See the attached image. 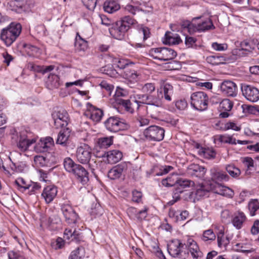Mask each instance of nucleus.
Wrapping results in <instances>:
<instances>
[{
	"label": "nucleus",
	"mask_w": 259,
	"mask_h": 259,
	"mask_svg": "<svg viewBox=\"0 0 259 259\" xmlns=\"http://www.w3.org/2000/svg\"><path fill=\"white\" fill-rule=\"evenodd\" d=\"M137 98L140 100V103H142L148 105L147 111L152 117L157 115V109L162 105V99L163 95L162 92L157 91L149 95H137Z\"/></svg>",
	"instance_id": "1"
},
{
	"label": "nucleus",
	"mask_w": 259,
	"mask_h": 259,
	"mask_svg": "<svg viewBox=\"0 0 259 259\" xmlns=\"http://www.w3.org/2000/svg\"><path fill=\"white\" fill-rule=\"evenodd\" d=\"M63 164L65 170L74 175L82 185L88 183L89 181V173L82 165L75 163L69 157L64 159Z\"/></svg>",
	"instance_id": "2"
},
{
	"label": "nucleus",
	"mask_w": 259,
	"mask_h": 259,
	"mask_svg": "<svg viewBox=\"0 0 259 259\" xmlns=\"http://www.w3.org/2000/svg\"><path fill=\"white\" fill-rule=\"evenodd\" d=\"M92 154V150L88 145L83 144L76 149V157L77 161L83 164H88L92 173L96 176L95 169L97 168V164L93 159L91 160Z\"/></svg>",
	"instance_id": "3"
},
{
	"label": "nucleus",
	"mask_w": 259,
	"mask_h": 259,
	"mask_svg": "<svg viewBox=\"0 0 259 259\" xmlns=\"http://www.w3.org/2000/svg\"><path fill=\"white\" fill-rule=\"evenodd\" d=\"M22 27L20 23H11L2 29L1 38L7 46H10L19 36Z\"/></svg>",
	"instance_id": "4"
},
{
	"label": "nucleus",
	"mask_w": 259,
	"mask_h": 259,
	"mask_svg": "<svg viewBox=\"0 0 259 259\" xmlns=\"http://www.w3.org/2000/svg\"><path fill=\"white\" fill-rule=\"evenodd\" d=\"M167 251L174 257L186 259L188 256V251L186 243H183L179 239H174L169 242L167 244Z\"/></svg>",
	"instance_id": "5"
},
{
	"label": "nucleus",
	"mask_w": 259,
	"mask_h": 259,
	"mask_svg": "<svg viewBox=\"0 0 259 259\" xmlns=\"http://www.w3.org/2000/svg\"><path fill=\"white\" fill-rule=\"evenodd\" d=\"M208 97L203 92L193 93L191 96V105L196 110L202 111L208 107Z\"/></svg>",
	"instance_id": "6"
},
{
	"label": "nucleus",
	"mask_w": 259,
	"mask_h": 259,
	"mask_svg": "<svg viewBox=\"0 0 259 259\" xmlns=\"http://www.w3.org/2000/svg\"><path fill=\"white\" fill-rule=\"evenodd\" d=\"M61 210L66 223L69 225H75L78 219V214L74 211L69 201L65 200L60 204Z\"/></svg>",
	"instance_id": "7"
},
{
	"label": "nucleus",
	"mask_w": 259,
	"mask_h": 259,
	"mask_svg": "<svg viewBox=\"0 0 259 259\" xmlns=\"http://www.w3.org/2000/svg\"><path fill=\"white\" fill-rule=\"evenodd\" d=\"M164 130L159 126L151 125L144 131V135L149 141H160L164 137Z\"/></svg>",
	"instance_id": "8"
},
{
	"label": "nucleus",
	"mask_w": 259,
	"mask_h": 259,
	"mask_svg": "<svg viewBox=\"0 0 259 259\" xmlns=\"http://www.w3.org/2000/svg\"><path fill=\"white\" fill-rule=\"evenodd\" d=\"M192 25L194 26V32H202L214 28L212 22L210 19H202V17L193 18Z\"/></svg>",
	"instance_id": "9"
},
{
	"label": "nucleus",
	"mask_w": 259,
	"mask_h": 259,
	"mask_svg": "<svg viewBox=\"0 0 259 259\" xmlns=\"http://www.w3.org/2000/svg\"><path fill=\"white\" fill-rule=\"evenodd\" d=\"M52 117L56 128H64L68 125V114L64 109L54 111L52 113Z\"/></svg>",
	"instance_id": "10"
},
{
	"label": "nucleus",
	"mask_w": 259,
	"mask_h": 259,
	"mask_svg": "<svg viewBox=\"0 0 259 259\" xmlns=\"http://www.w3.org/2000/svg\"><path fill=\"white\" fill-rule=\"evenodd\" d=\"M106 128L111 132H117L124 128V123L117 116H111L104 122Z\"/></svg>",
	"instance_id": "11"
},
{
	"label": "nucleus",
	"mask_w": 259,
	"mask_h": 259,
	"mask_svg": "<svg viewBox=\"0 0 259 259\" xmlns=\"http://www.w3.org/2000/svg\"><path fill=\"white\" fill-rule=\"evenodd\" d=\"M127 28V26L122 24L120 21H118L111 25L109 28V31L113 37L121 40L128 31Z\"/></svg>",
	"instance_id": "12"
},
{
	"label": "nucleus",
	"mask_w": 259,
	"mask_h": 259,
	"mask_svg": "<svg viewBox=\"0 0 259 259\" xmlns=\"http://www.w3.org/2000/svg\"><path fill=\"white\" fill-rule=\"evenodd\" d=\"M243 95L248 101L255 102L259 100V90L250 85L243 84L241 86Z\"/></svg>",
	"instance_id": "13"
},
{
	"label": "nucleus",
	"mask_w": 259,
	"mask_h": 259,
	"mask_svg": "<svg viewBox=\"0 0 259 259\" xmlns=\"http://www.w3.org/2000/svg\"><path fill=\"white\" fill-rule=\"evenodd\" d=\"M150 34V30L147 27L139 26L137 25L136 31L134 34V38L136 41L139 42L140 40L144 41L149 37ZM136 46L141 47L142 45L141 43H136Z\"/></svg>",
	"instance_id": "14"
},
{
	"label": "nucleus",
	"mask_w": 259,
	"mask_h": 259,
	"mask_svg": "<svg viewBox=\"0 0 259 259\" xmlns=\"http://www.w3.org/2000/svg\"><path fill=\"white\" fill-rule=\"evenodd\" d=\"M221 91L228 96L236 97L237 94V86L230 80H225L220 86Z\"/></svg>",
	"instance_id": "15"
},
{
	"label": "nucleus",
	"mask_w": 259,
	"mask_h": 259,
	"mask_svg": "<svg viewBox=\"0 0 259 259\" xmlns=\"http://www.w3.org/2000/svg\"><path fill=\"white\" fill-rule=\"evenodd\" d=\"M206 169L203 166L192 163L188 166L187 172L192 177L202 179L204 177Z\"/></svg>",
	"instance_id": "16"
},
{
	"label": "nucleus",
	"mask_w": 259,
	"mask_h": 259,
	"mask_svg": "<svg viewBox=\"0 0 259 259\" xmlns=\"http://www.w3.org/2000/svg\"><path fill=\"white\" fill-rule=\"evenodd\" d=\"M186 246H187L188 253L190 252L193 259H199L202 257V252L200 250L198 245L193 239L189 238L186 243Z\"/></svg>",
	"instance_id": "17"
},
{
	"label": "nucleus",
	"mask_w": 259,
	"mask_h": 259,
	"mask_svg": "<svg viewBox=\"0 0 259 259\" xmlns=\"http://www.w3.org/2000/svg\"><path fill=\"white\" fill-rule=\"evenodd\" d=\"M127 168L125 163H121L114 166L108 171V177L111 180L119 179L126 171Z\"/></svg>",
	"instance_id": "18"
},
{
	"label": "nucleus",
	"mask_w": 259,
	"mask_h": 259,
	"mask_svg": "<svg viewBox=\"0 0 259 259\" xmlns=\"http://www.w3.org/2000/svg\"><path fill=\"white\" fill-rule=\"evenodd\" d=\"M116 102L124 108L125 110L130 113H133L135 109H138L140 107L139 101L134 100L132 102L131 100L117 98Z\"/></svg>",
	"instance_id": "19"
},
{
	"label": "nucleus",
	"mask_w": 259,
	"mask_h": 259,
	"mask_svg": "<svg viewBox=\"0 0 259 259\" xmlns=\"http://www.w3.org/2000/svg\"><path fill=\"white\" fill-rule=\"evenodd\" d=\"M57 192V188L56 186L50 185L44 189L41 195L47 203H50L56 197Z\"/></svg>",
	"instance_id": "20"
},
{
	"label": "nucleus",
	"mask_w": 259,
	"mask_h": 259,
	"mask_svg": "<svg viewBox=\"0 0 259 259\" xmlns=\"http://www.w3.org/2000/svg\"><path fill=\"white\" fill-rule=\"evenodd\" d=\"M64 238L65 240L74 241L76 243H79L82 240V234L79 230H76L74 229H66L64 232Z\"/></svg>",
	"instance_id": "21"
},
{
	"label": "nucleus",
	"mask_w": 259,
	"mask_h": 259,
	"mask_svg": "<svg viewBox=\"0 0 259 259\" xmlns=\"http://www.w3.org/2000/svg\"><path fill=\"white\" fill-rule=\"evenodd\" d=\"M35 142L34 139H27L25 133H21L17 140V146L22 151H25L29 147Z\"/></svg>",
	"instance_id": "22"
},
{
	"label": "nucleus",
	"mask_w": 259,
	"mask_h": 259,
	"mask_svg": "<svg viewBox=\"0 0 259 259\" xmlns=\"http://www.w3.org/2000/svg\"><path fill=\"white\" fill-rule=\"evenodd\" d=\"M156 57L158 60L168 61L172 60L177 56V53L174 50L169 48H161L160 54Z\"/></svg>",
	"instance_id": "23"
},
{
	"label": "nucleus",
	"mask_w": 259,
	"mask_h": 259,
	"mask_svg": "<svg viewBox=\"0 0 259 259\" xmlns=\"http://www.w3.org/2000/svg\"><path fill=\"white\" fill-rule=\"evenodd\" d=\"M210 176L211 180L216 183L227 182L230 179L225 172L215 168L210 170Z\"/></svg>",
	"instance_id": "24"
},
{
	"label": "nucleus",
	"mask_w": 259,
	"mask_h": 259,
	"mask_svg": "<svg viewBox=\"0 0 259 259\" xmlns=\"http://www.w3.org/2000/svg\"><path fill=\"white\" fill-rule=\"evenodd\" d=\"M70 136V130L67 127L62 128L59 132L56 144L61 145L63 146H66L68 144L69 138Z\"/></svg>",
	"instance_id": "25"
},
{
	"label": "nucleus",
	"mask_w": 259,
	"mask_h": 259,
	"mask_svg": "<svg viewBox=\"0 0 259 259\" xmlns=\"http://www.w3.org/2000/svg\"><path fill=\"white\" fill-rule=\"evenodd\" d=\"M106 155L107 160L108 163L114 164L120 161L122 157V153L118 150H113L107 151Z\"/></svg>",
	"instance_id": "26"
},
{
	"label": "nucleus",
	"mask_w": 259,
	"mask_h": 259,
	"mask_svg": "<svg viewBox=\"0 0 259 259\" xmlns=\"http://www.w3.org/2000/svg\"><path fill=\"white\" fill-rule=\"evenodd\" d=\"M246 216L242 211H237L234 213L232 219L233 226L237 229H241L246 220Z\"/></svg>",
	"instance_id": "27"
},
{
	"label": "nucleus",
	"mask_w": 259,
	"mask_h": 259,
	"mask_svg": "<svg viewBox=\"0 0 259 259\" xmlns=\"http://www.w3.org/2000/svg\"><path fill=\"white\" fill-rule=\"evenodd\" d=\"M182 40L180 37L177 34L167 31L165 34L163 43L166 45H174L180 44Z\"/></svg>",
	"instance_id": "28"
},
{
	"label": "nucleus",
	"mask_w": 259,
	"mask_h": 259,
	"mask_svg": "<svg viewBox=\"0 0 259 259\" xmlns=\"http://www.w3.org/2000/svg\"><path fill=\"white\" fill-rule=\"evenodd\" d=\"M90 118L94 121L98 122H99L103 116V111L95 106H91L89 109Z\"/></svg>",
	"instance_id": "29"
},
{
	"label": "nucleus",
	"mask_w": 259,
	"mask_h": 259,
	"mask_svg": "<svg viewBox=\"0 0 259 259\" xmlns=\"http://www.w3.org/2000/svg\"><path fill=\"white\" fill-rule=\"evenodd\" d=\"M46 83L47 87L50 90L58 88L60 85L59 76L55 74H50L48 76Z\"/></svg>",
	"instance_id": "30"
},
{
	"label": "nucleus",
	"mask_w": 259,
	"mask_h": 259,
	"mask_svg": "<svg viewBox=\"0 0 259 259\" xmlns=\"http://www.w3.org/2000/svg\"><path fill=\"white\" fill-rule=\"evenodd\" d=\"M214 192L221 195L232 197L234 195L233 191L229 187L222 186L218 184L216 186Z\"/></svg>",
	"instance_id": "31"
},
{
	"label": "nucleus",
	"mask_w": 259,
	"mask_h": 259,
	"mask_svg": "<svg viewBox=\"0 0 259 259\" xmlns=\"http://www.w3.org/2000/svg\"><path fill=\"white\" fill-rule=\"evenodd\" d=\"M120 9V6L114 1H106L104 4V11L108 13H112Z\"/></svg>",
	"instance_id": "32"
},
{
	"label": "nucleus",
	"mask_w": 259,
	"mask_h": 259,
	"mask_svg": "<svg viewBox=\"0 0 259 259\" xmlns=\"http://www.w3.org/2000/svg\"><path fill=\"white\" fill-rule=\"evenodd\" d=\"M217 241L218 246L220 248H226L230 242L229 238L224 236V232L223 230H220L217 234Z\"/></svg>",
	"instance_id": "33"
},
{
	"label": "nucleus",
	"mask_w": 259,
	"mask_h": 259,
	"mask_svg": "<svg viewBox=\"0 0 259 259\" xmlns=\"http://www.w3.org/2000/svg\"><path fill=\"white\" fill-rule=\"evenodd\" d=\"M161 88L162 89L164 99L167 101H171V97L174 93L173 87L168 83H164Z\"/></svg>",
	"instance_id": "34"
},
{
	"label": "nucleus",
	"mask_w": 259,
	"mask_h": 259,
	"mask_svg": "<svg viewBox=\"0 0 259 259\" xmlns=\"http://www.w3.org/2000/svg\"><path fill=\"white\" fill-rule=\"evenodd\" d=\"M212 189L211 186L208 187L203 185L199 186L194 192L195 195L198 198L207 196L209 191Z\"/></svg>",
	"instance_id": "35"
},
{
	"label": "nucleus",
	"mask_w": 259,
	"mask_h": 259,
	"mask_svg": "<svg viewBox=\"0 0 259 259\" xmlns=\"http://www.w3.org/2000/svg\"><path fill=\"white\" fill-rule=\"evenodd\" d=\"M84 256L85 250L84 247L79 246L71 252L69 259H82Z\"/></svg>",
	"instance_id": "36"
},
{
	"label": "nucleus",
	"mask_w": 259,
	"mask_h": 259,
	"mask_svg": "<svg viewBox=\"0 0 259 259\" xmlns=\"http://www.w3.org/2000/svg\"><path fill=\"white\" fill-rule=\"evenodd\" d=\"M122 75L124 78L131 82H136L138 80V75L134 70L126 69Z\"/></svg>",
	"instance_id": "37"
},
{
	"label": "nucleus",
	"mask_w": 259,
	"mask_h": 259,
	"mask_svg": "<svg viewBox=\"0 0 259 259\" xmlns=\"http://www.w3.org/2000/svg\"><path fill=\"white\" fill-rule=\"evenodd\" d=\"M28 67L32 70L37 71L41 72L42 74L51 71L54 69V65H50L47 66H35L32 63H29Z\"/></svg>",
	"instance_id": "38"
},
{
	"label": "nucleus",
	"mask_w": 259,
	"mask_h": 259,
	"mask_svg": "<svg viewBox=\"0 0 259 259\" xmlns=\"http://www.w3.org/2000/svg\"><path fill=\"white\" fill-rule=\"evenodd\" d=\"M216 238V235L211 229H208L203 231L201 240L205 242L214 241Z\"/></svg>",
	"instance_id": "39"
},
{
	"label": "nucleus",
	"mask_w": 259,
	"mask_h": 259,
	"mask_svg": "<svg viewBox=\"0 0 259 259\" xmlns=\"http://www.w3.org/2000/svg\"><path fill=\"white\" fill-rule=\"evenodd\" d=\"M101 71L108 76L115 77H116L118 74V72L113 68L111 65H107L103 67L101 69Z\"/></svg>",
	"instance_id": "40"
},
{
	"label": "nucleus",
	"mask_w": 259,
	"mask_h": 259,
	"mask_svg": "<svg viewBox=\"0 0 259 259\" xmlns=\"http://www.w3.org/2000/svg\"><path fill=\"white\" fill-rule=\"evenodd\" d=\"M119 21L122 23V24L127 26V30H129L131 26H135L137 27V25H138L137 21L129 16H126L122 17Z\"/></svg>",
	"instance_id": "41"
},
{
	"label": "nucleus",
	"mask_w": 259,
	"mask_h": 259,
	"mask_svg": "<svg viewBox=\"0 0 259 259\" xmlns=\"http://www.w3.org/2000/svg\"><path fill=\"white\" fill-rule=\"evenodd\" d=\"M112 144V137L101 138L98 141V145L101 148H107Z\"/></svg>",
	"instance_id": "42"
},
{
	"label": "nucleus",
	"mask_w": 259,
	"mask_h": 259,
	"mask_svg": "<svg viewBox=\"0 0 259 259\" xmlns=\"http://www.w3.org/2000/svg\"><path fill=\"white\" fill-rule=\"evenodd\" d=\"M250 214L251 216L255 215V212L259 210V202L257 199L251 200L248 204Z\"/></svg>",
	"instance_id": "43"
},
{
	"label": "nucleus",
	"mask_w": 259,
	"mask_h": 259,
	"mask_svg": "<svg viewBox=\"0 0 259 259\" xmlns=\"http://www.w3.org/2000/svg\"><path fill=\"white\" fill-rule=\"evenodd\" d=\"M226 171L233 178L238 177L241 174L240 170L234 165H228L226 167Z\"/></svg>",
	"instance_id": "44"
},
{
	"label": "nucleus",
	"mask_w": 259,
	"mask_h": 259,
	"mask_svg": "<svg viewBox=\"0 0 259 259\" xmlns=\"http://www.w3.org/2000/svg\"><path fill=\"white\" fill-rule=\"evenodd\" d=\"M143 95H149L155 92V84L153 83H145L142 88Z\"/></svg>",
	"instance_id": "45"
},
{
	"label": "nucleus",
	"mask_w": 259,
	"mask_h": 259,
	"mask_svg": "<svg viewBox=\"0 0 259 259\" xmlns=\"http://www.w3.org/2000/svg\"><path fill=\"white\" fill-rule=\"evenodd\" d=\"M41 188V186L39 183L31 182L27 187V193L31 195L34 194L38 191Z\"/></svg>",
	"instance_id": "46"
},
{
	"label": "nucleus",
	"mask_w": 259,
	"mask_h": 259,
	"mask_svg": "<svg viewBox=\"0 0 259 259\" xmlns=\"http://www.w3.org/2000/svg\"><path fill=\"white\" fill-rule=\"evenodd\" d=\"M194 184L193 181L186 179H179L177 180V184L179 186L178 188H181V190L193 186Z\"/></svg>",
	"instance_id": "47"
},
{
	"label": "nucleus",
	"mask_w": 259,
	"mask_h": 259,
	"mask_svg": "<svg viewBox=\"0 0 259 259\" xmlns=\"http://www.w3.org/2000/svg\"><path fill=\"white\" fill-rule=\"evenodd\" d=\"M233 106V103L228 99H225L220 104V108L224 111H230Z\"/></svg>",
	"instance_id": "48"
},
{
	"label": "nucleus",
	"mask_w": 259,
	"mask_h": 259,
	"mask_svg": "<svg viewBox=\"0 0 259 259\" xmlns=\"http://www.w3.org/2000/svg\"><path fill=\"white\" fill-rule=\"evenodd\" d=\"M15 184L18 187V189L23 192L27 191L29 184H27L25 180L22 178H19L15 181Z\"/></svg>",
	"instance_id": "49"
},
{
	"label": "nucleus",
	"mask_w": 259,
	"mask_h": 259,
	"mask_svg": "<svg viewBox=\"0 0 259 259\" xmlns=\"http://www.w3.org/2000/svg\"><path fill=\"white\" fill-rule=\"evenodd\" d=\"M224 60V57L218 56H211L206 58L207 62L212 65H218Z\"/></svg>",
	"instance_id": "50"
},
{
	"label": "nucleus",
	"mask_w": 259,
	"mask_h": 259,
	"mask_svg": "<svg viewBox=\"0 0 259 259\" xmlns=\"http://www.w3.org/2000/svg\"><path fill=\"white\" fill-rule=\"evenodd\" d=\"M220 140L221 142L228 143L232 145H236V140L233 136L229 135L220 136Z\"/></svg>",
	"instance_id": "51"
},
{
	"label": "nucleus",
	"mask_w": 259,
	"mask_h": 259,
	"mask_svg": "<svg viewBox=\"0 0 259 259\" xmlns=\"http://www.w3.org/2000/svg\"><path fill=\"white\" fill-rule=\"evenodd\" d=\"M49 146L42 139H40L39 142L35 146V150L37 152H44L47 151Z\"/></svg>",
	"instance_id": "52"
},
{
	"label": "nucleus",
	"mask_w": 259,
	"mask_h": 259,
	"mask_svg": "<svg viewBox=\"0 0 259 259\" xmlns=\"http://www.w3.org/2000/svg\"><path fill=\"white\" fill-rule=\"evenodd\" d=\"M75 47L79 51H84L88 48V42L84 39H75Z\"/></svg>",
	"instance_id": "53"
},
{
	"label": "nucleus",
	"mask_w": 259,
	"mask_h": 259,
	"mask_svg": "<svg viewBox=\"0 0 259 259\" xmlns=\"http://www.w3.org/2000/svg\"><path fill=\"white\" fill-rule=\"evenodd\" d=\"M47 159L46 157L37 155L34 157V162L37 166L43 167L47 165Z\"/></svg>",
	"instance_id": "54"
},
{
	"label": "nucleus",
	"mask_w": 259,
	"mask_h": 259,
	"mask_svg": "<svg viewBox=\"0 0 259 259\" xmlns=\"http://www.w3.org/2000/svg\"><path fill=\"white\" fill-rule=\"evenodd\" d=\"M65 245V240L61 237H58L55 241L52 242V246L55 249H61Z\"/></svg>",
	"instance_id": "55"
},
{
	"label": "nucleus",
	"mask_w": 259,
	"mask_h": 259,
	"mask_svg": "<svg viewBox=\"0 0 259 259\" xmlns=\"http://www.w3.org/2000/svg\"><path fill=\"white\" fill-rule=\"evenodd\" d=\"M100 86L103 89H104L107 91V93L109 96L111 95V93L114 89V86L110 83H108L107 81L103 80L100 83Z\"/></svg>",
	"instance_id": "56"
},
{
	"label": "nucleus",
	"mask_w": 259,
	"mask_h": 259,
	"mask_svg": "<svg viewBox=\"0 0 259 259\" xmlns=\"http://www.w3.org/2000/svg\"><path fill=\"white\" fill-rule=\"evenodd\" d=\"M193 19L192 21H183L181 23V26L184 28H187L190 33H194V26L192 25Z\"/></svg>",
	"instance_id": "57"
},
{
	"label": "nucleus",
	"mask_w": 259,
	"mask_h": 259,
	"mask_svg": "<svg viewBox=\"0 0 259 259\" xmlns=\"http://www.w3.org/2000/svg\"><path fill=\"white\" fill-rule=\"evenodd\" d=\"M81 1L88 9L93 11L96 8L97 0H81Z\"/></svg>",
	"instance_id": "58"
},
{
	"label": "nucleus",
	"mask_w": 259,
	"mask_h": 259,
	"mask_svg": "<svg viewBox=\"0 0 259 259\" xmlns=\"http://www.w3.org/2000/svg\"><path fill=\"white\" fill-rule=\"evenodd\" d=\"M183 192V190H181V188H176L174 192L173 199L174 200L169 201L167 204L168 205H172L174 203L177 201L180 198V194Z\"/></svg>",
	"instance_id": "59"
},
{
	"label": "nucleus",
	"mask_w": 259,
	"mask_h": 259,
	"mask_svg": "<svg viewBox=\"0 0 259 259\" xmlns=\"http://www.w3.org/2000/svg\"><path fill=\"white\" fill-rule=\"evenodd\" d=\"M204 157L207 159L213 158L215 156V152L214 150L209 149H204L201 151Z\"/></svg>",
	"instance_id": "60"
},
{
	"label": "nucleus",
	"mask_w": 259,
	"mask_h": 259,
	"mask_svg": "<svg viewBox=\"0 0 259 259\" xmlns=\"http://www.w3.org/2000/svg\"><path fill=\"white\" fill-rule=\"evenodd\" d=\"M115 63H117L116 66L120 69H126V67L128 65V63L126 60L124 59H118L114 61Z\"/></svg>",
	"instance_id": "61"
},
{
	"label": "nucleus",
	"mask_w": 259,
	"mask_h": 259,
	"mask_svg": "<svg viewBox=\"0 0 259 259\" xmlns=\"http://www.w3.org/2000/svg\"><path fill=\"white\" fill-rule=\"evenodd\" d=\"M231 216V213L230 212L229 210L225 209L223 211H222L221 213V218L222 220V221L227 223L228 222H229L230 220Z\"/></svg>",
	"instance_id": "62"
},
{
	"label": "nucleus",
	"mask_w": 259,
	"mask_h": 259,
	"mask_svg": "<svg viewBox=\"0 0 259 259\" xmlns=\"http://www.w3.org/2000/svg\"><path fill=\"white\" fill-rule=\"evenodd\" d=\"M9 259H25L24 257L20 253L14 251L8 253Z\"/></svg>",
	"instance_id": "63"
},
{
	"label": "nucleus",
	"mask_w": 259,
	"mask_h": 259,
	"mask_svg": "<svg viewBox=\"0 0 259 259\" xmlns=\"http://www.w3.org/2000/svg\"><path fill=\"white\" fill-rule=\"evenodd\" d=\"M211 47L214 50L218 51H224L227 49L226 44H218V42H213Z\"/></svg>",
	"instance_id": "64"
}]
</instances>
